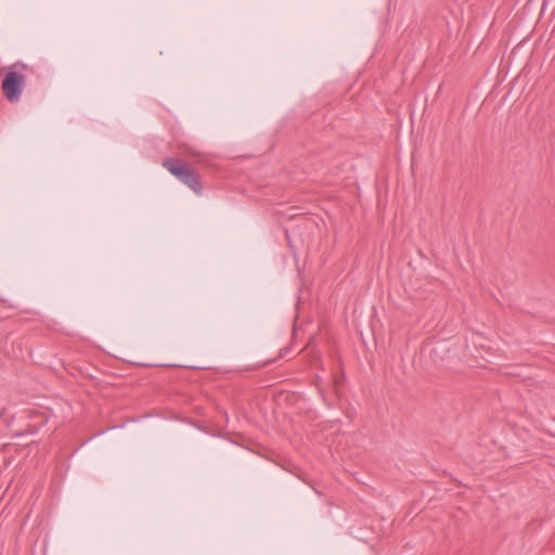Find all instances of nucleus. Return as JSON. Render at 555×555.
<instances>
[{
	"label": "nucleus",
	"instance_id": "obj_2",
	"mask_svg": "<svg viewBox=\"0 0 555 555\" xmlns=\"http://www.w3.org/2000/svg\"><path fill=\"white\" fill-rule=\"evenodd\" d=\"M25 85V76L14 70H10L5 74L2 80V91L4 96L10 102H16L20 100L23 88Z\"/></svg>",
	"mask_w": 555,
	"mask_h": 555
},
{
	"label": "nucleus",
	"instance_id": "obj_1",
	"mask_svg": "<svg viewBox=\"0 0 555 555\" xmlns=\"http://www.w3.org/2000/svg\"><path fill=\"white\" fill-rule=\"evenodd\" d=\"M163 167L166 168L177 179H179L183 184L189 186L195 194L202 195L203 184L201 175L188 163L180 158L170 157L163 162Z\"/></svg>",
	"mask_w": 555,
	"mask_h": 555
},
{
	"label": "nucleus",
	"instance_id": "obj_4",
	"mask_svg": "<svg viewBox=\"0 0 555 555\" xmlns=\"http://www.w3.org/2000/svg\"><path fill=\"white\" fill-rule=\"evenodd\" d=\"M186 154H188L189 157L196 158L197 162H201V159H199L201 154L198 152L190 150V151L186 152Z\"/></svg>",
	"mask_w": 555,
	"mask_h": 555
},
{
	"label": "nucleus",
	"instance_id": "obj_3",
	"mask_svg": "<svg viewBox=\"0 0 555 555\" xmlns=\"http://www.w3.org/2000/svg\"><path fill=\"white\" fill-rule=\"evenodd\" d=\"M30 416H31V417L39 416V417L41 418V420H40V423H39L40 425L46 424V423H47V421H48L47 415H46L44 413H41V412L31 411V412H30Z\"/></svg>",
	"mask_w": 555,
	"mask_h": 555
}]
</instances>
